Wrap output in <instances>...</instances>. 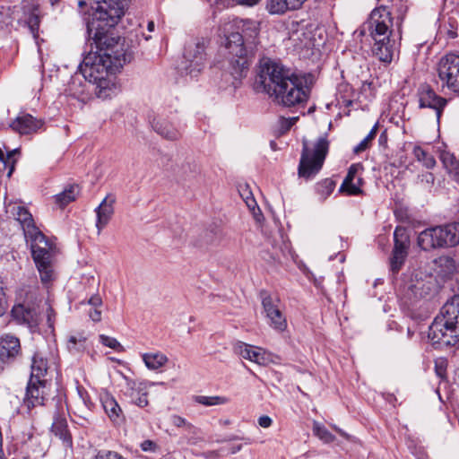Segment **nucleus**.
<instances>
[{
    "instance_id": "1",
    "label": "nucleus",
    "mask_w": 459,
    "mask_h": 459,
    "mask_svg": "<svg viewBox=\"0 0 459 459\" xmlns=\"http://www.w3.org/2000/svg\"><path fill=\"white\" fill-rule=\"evenodd\" d=\"M91 50L79 65L80 74L90 85L94 86L98 98L108 99L116 93L114 74L126 62L131 54L124 48V39L114 37H89Z\"/></svg>"
},
{
    "instance_id": "2",
    "label": "nucleus",
    "mask_w": 459,
    "mask_h": 459,
    "mask_svg": "<svg viewBox=\"0 0 459 459\" xmlns=\"http://www.w3.org/2000/svg\"><path fill=\"white\" fill-rule=\"evenodd\" d=\"M258 77L264 91L275 102L288 108L307 103L315 79L310 73L295 72L269 58L261 63Z\"/></svg>"
},
{
    "instance_id": "3",
    "label": "nucleus",
    "mask_w": 459,
    "mask_h": 459,
    "mask_svg": "<svg viewBox=\"0 0 459 459\" xmlns=\"http://www.w3.org/2000/svg\"><path fill=\"white\" fill-rule=\"evenodd\" d=\"M12 213L21 223L24 236L30 243L32 257L42 283H50L55 278L53 263L57 253L56 244L39 230L27 208L21 205L14 206Z\"/></svg>"
},
{
    "instance_id": "4",
    "label": "nucleus",
    "mask_w": 459,
    "mask_h": 459,
    "mask_svg": "<svg viewBox=\"0 0 459 459\" xmlns=\"http://www.w3.org/2000/svg\"><path fill=\"white\" fill-rule=\"evenodd\" d=\"M238 30L230 33L226 38L228 50V71L234 80H240L248 72L249 56L255 45L258 28L255 22L240 20L235 22Z\"/></svg>"
},
{
    "instance_id": "5",
    "label": "nucleus",
    "mask_w": 459,
    "mask_h": 459,
    "mask_svg": "<svg viewBox=\"0 0 459 459\" xmlns=\"http://www.w3.org/2000/svg\"><path fill=\"white\" fill-rule=\"evenodd\" d=\"M93 13L87 22V33L89 37L95 36L100 40V37H109L108 31L125 14L128 0H92Z\"/></svg>"
},
{
    "instance_id": "6",
    "label": "nucleus",
    "mask_w": 459,
    "mask_h": 459,
    "mask_svg": "<svg viewBox=\"0 0 459 459\" xmlns=\"http://www.w3.org/2000/svg\"><path fill=\"white\" fill-rule=\"evenodd\" d=\"M329 151V142L326 137H319L312 148L303 143V149L299 164V176L306 179L314 178L322 169Z\"/></svg>"
},
{
    "instance_id": "7",
    "label": "nucleus",
    "mask_w": 459,
    "mask_h": 459,
    "mask_svg": "<svg viewBox=\"0 0 459 459\" xmlns=\"http://www.w3.org/2000/svg\"><path fill=\"white\" fill-rule=\"evenodd\" d=\"M437 72L442 89L459 97V55L448 53L442 56Z\"/></svg>"
},
{
    "instance_id": "8",
    "label": "nucleus",
    "mask_w": 459,
    "mask_h": 459,
    "mask_svg": "<svg viewBox=\"0 0 459 459\" xmlns=\"http://www.w3.org/2000/svg\"><path fill=\"white\" fill-rule=\"evenodd\" d=\"M457 325L445 320L444 317L436 316L429 327L428 337L435 349H443L457 345L459 339Z\"/></svg>"
},
{
    "instance_id": "9",
    "label": "nucleus",
    "mask_w": 459,
    "mask_h": 459,
    "mask_svg": "<svg viewBox=\"0 0 459 459\" xmlns=\"http://www.w3.org/2000/svg\"><path fill=\"white\" fill-rule=\"evenodd\" d=\"M365 25L373 39H388L393 33L394 18L388 8L381 5L371 12Z\"/></svg>"
},
{
    "instance_id": "10",
    "label": "nucleus",
    "mask_w": 459,
    "mask_h": 459,
    "mask_svg": "<svg viewBox=\"0 0 459 459\" xmlns=\"http://www.w3.org/2000/svg\"><path fill=\"white\" fill-rule=\"evenodd\" d=\"M264 312L268 320L269 325L279 333L287 329L288 323L282 313L281 300L276 295L269 294L267 291L261 292Z\"/></svg>"
},
{
    "instance_id": "11",
    "label": "nucleus",
    "mask_w": 459,
    "mask_h": 459,
    "mask_svg": "<svg viewBox=\"0 0 459 459\" xmlns=\"http://www.w3.org/2000/svg\"><path fill=\"white\" fill-rule=\"evenodd\" d=\"M206 61L205 46L204 42H192L186 45L184 52V61L181 69L190 77H196L204 68Z\"/></svg>"
},
{
    "instance_id": "12",
    "label": "nucleus",
    "mask_w": 459,
    "mask_h": 459,
    "mask_svg": "<svg viewBox=\"0 0 459 459\" xmlns=\"http://www.w3.org/2000/svg\"><path fill=\"white\" fill-rule=\"evenodd\" d=\"M394 248L390 258V268L394 273L400 271L408 256L411 246L410 234L406 227L397 226L394 232Z\"/></svg>"
},
{
    "instance_id": "13",
    "label": "nucleus",
    "mask_w": 459,
    "mask_h": 459,
    "mask_svg": "<svg viewBox=\"0 0 459 459\" xmlns=\"http://www.w3.org/2000/svg\"><path fill=\"white\" fill-rule=\"evenodd\" d=\"M420 108L434 110L437 124L440 123L442 113L448 103V100L438 95L430 85L420 84L417 91Z\"/></svg>"
},
{
    "instance_id": "14",
    "label": "nucleus",
    "mask_w": 459,
    "mask_h": 459,
    "mask_svg": "<svg viewBox=\"0 0 459 459\" xmlns=\"http://www.w3.org/2000/svg\"><path fill=\"white\" fill-rule=\"evenodd\" d=\"M47 380H29L25 396L23 399V404L26 406L28 411L32 410L37 406L45 405L46 398V387Z\"/></svg>"
},
{
    "instance_id": "15",
    "label": "nucleus",
    "mask_w": 459,
    "mask_h": 459,
    "mask_svg": "<svg viewBox=\"0 0 459 459\" xmlns=\"http://www.w3.org/2000/svg\"><path fill=\"white\" fill-rule=\"evenodd\" d=\"M22 355L19 338L13 334H4L0 338V360L10 364Z\"/></svg>"
},
{
    "instance_id": "16",
    "label": "nucleus",
    "mask_w": 459,
    "mask_h": 459,
    "mask_svg": "<svg viewBox=\"0 0 459 459\" xmlns=\"http://www.w3.org/2000/svg\"><path fill=\"white\" fill-rule=\"evenodd\" d=\"M11 315L17 324L26 325L32 332H34L39 325V314L35 308L23 304H18L13 306Z\"/></svg>"
},
{
    "instance_id": "17",
    "label": "nucleus",
    "mask_w": 459,
    "mask_h": 459,
    "mask_svg": "<svg viewBox=\"0 0 459 459\" xmlns=\"http://www.w3.org/2000/svg\"><path fill=\"white\" fill-rule=\"evenodd\" d=\"M44 126V120L38 119L28 113H21L11 124L10 127L21 134L37 133Z\"/></svg>"
},
{
    "instance_id": "18",
    "label": "nucleus",
    "mask_w": 459,
    "mask_h": 459,
    "mask_svg": "<svg viewBox=\"0 0 459 459\" xmlns=\"http://www.w3.org/2000/svg\"><path fill=\"white\" fill-rule=\"evenodd\" d=\"M438 226L429 227L419 233L417 244L419 247L426 252L442 248Z\"/></svg>"
},
{
    "instance_id": "19",
    "label": "nucleus",
    "mask_w": 459,
    "mask_h": 459,
    "mask_svg": "<svg viewBox=\"0 0 459 459\" xmlns=\"http://www.w3.org/2000/svg\"><path fill=\"white\" fill-rule=\"evenodd\" d=\"M115 202L116 198L113 195H108L95 209L97 216L96 228L98 230V234L101 232V230L108 224L109 221L111 220L112 215L114 214Z\"/></svg>"
},
{
    "instance_id": "20",
    "label": "nucleus",
    "mask_w": 459,
    "mask_h": 459,
    "mask_svg": "<svg viewBox=\"0 0 459 459\" xmlns=\"http://www.w3.org/2000/svg\"><path fill=\"white\" fill-rule=\"evenodd\" d=\"M152 126L157 134L167 140L177 141L182 135L180 129L165 117L154 118Z\"/></svg>"
},
{
    "instance_id": "21",
    "label": "nucleus",
    "mask_w": 459,
    "mask_h": 459,
    "mask_svg": "<svg viewBox=\"0 0 459 459\" xmlns=\"http://www.w3.org/2000/svg\"><path fill=\"white\" fill-rule=\"evenodd\" d=\"M100 402L106 414L113 423L120 424L125 420V416L121 407L115 397L109 393L101 394Z\"/></svg>"
},
{
    "instance_id": "22",
    "label": "nucleus",
    "mask_w": 459,
    "mask_h": 459,
    "mask_svg": "<svg viewBox=\"0 0 459 459\" xmlns=\"http://www.w3.org/2000/svg\"><path fill=\"white\" fill-rule=\"evenodd\" d=\"M374 45L372 48L373 55L377 57L381 62L391 63L395 51L394 39H373Z\"/></svg>"
},
{
    "instance_id": "23",
    "label": "nucleus",
    "mask_w": 459,
    "mask_h": 459,
    "mask_svg": "<svg viewBox=\"0 0 459 459\" xmlns=\"http://www.w3.org/2000/svg\"><path fill=\"white\" fill-rule=\"evenodd\" d=\"M442 248H451L459 245V222L438 225Z\"/></svg>"
},
{
    "instance_id": "24",
    "label": "nucleus",
    "mask_w": 459,
    "mask_h": 459,
    "mask_svg": "<svg viewBox=\"0 0 459 459\" xmlns=\"http://www.w3.org/2000/svg\"><path fill=\"white\" fill-rule=\"evenodd\" d=\"M22 11L30 32L34 38H37L40 25L39 5L33 2H27L22 5Z\"/></svg>"
},
{
    "instance_id": "25",
    "label": "nucleus",
    "mask_w": 459,
    "mask_h": 459,
    "mask_svg": "<svg viewBox=\"0 0 459 459\" xmlns=\"http://www.w3.org/2000/svg\"><path fill=\"white\" fill-rule=\"evenodd\" d=\"M235 353L242 358L257 364L264 362V357L262 349L247 344L243 342H237L233 346Z\"/></svg>"
},
{
    "instance_id": "26",
    "label": "nucleus",
    "mask_w": 459,
    "mask_h": 459,
    "mask_svg": "<svg viewBox=\"0 0 459 459\" xmlns=\"http://www.w3.org/2000/svg\"><path fill=\"white\" fill-rule=\"evenodd\" d=\"M433 263L436 273L443 279H450L456 273V262L450 255H440Z\"/></svg>"
},
{
    "instance_id": "27",
    "label": "nucleus",
    "mask_w": 459,
    "mask_h": 459,
    "mask_svg": "<svg viewBox=\"0 0 459 459\" xmlns=\"http://www.w3.org/2000/svg\"><path fill=\"white\" fill-rule=\"evenodd\" d=\"M51 430L56 437L62 440L65 446L71 447L73 446V437L68 429L67 420L65 417L56 415L54 418Z\"/></svg>"
},
{
    "instance_id": "28",
    "label": "nucleus",
    "mask_w": 459,
    "mask_h": 459,
    "mask_svg": "<svg viewBox=\"0 0 459 459\" xmlns=\"http://www.w3.org/2000/svg\"><path fill=\"white\" fill-rule=\"evenodd\" d=\"M437 316L444 317L453 325H459V295H455L448 299L441 307Z\"/></svg>"
},
{
    "instance_id": "29",
    "label": "nucleus",
    "mask_w": 459,
    "mask_h": 459,
    "mask_svg": "<svg viewBox=\"0 0 459 459\" xmlns=\"http://www.w3.org/2000/svg\"><path fill=\"white\" fill-rule=\"evenodd\" d=\"M48 366L47 359L39 352H35L30 366V376L29 380H45Z\"/></svg>"
},
{
    "instance_id": "30",
    "label": "nucleus",
    "mask_w": 459,
    "mask_h": 459,
    "mask_svg": "<svg viewBox=\"0 0 459 459\" xmlns=\"http://www.w3.org/2000/svg\"><path fill=\"white\" fill-rule=\"evenodd\" d=\"M439 159L451 179L459 184V160L455 154L443 151Z\"/></svg>"
},
{
    "instance_id": "31",
    "label": "nucleus",
    "mask_w": 459,
    "mask_h": 459,
    "mask_svg": "<svg viewBox=\"0 0 459 459\" xmlns=\"http://www.w3.org/2000/svg\"><path fill=\"white\" fill-rule=\"evenodd\" d=\"M143 360L149 369L156 370L168 362V358L160 352L144 353L143 355Z\"/></svg>"
},
{
    "instance_id": "32",
    "label": "nucleus",
    "mask_w": 459,
    "mask_h": 459,
    "mask_svg": "<svg viewBox=\"0 0 459 459\" xmlns=\"http://www.w3.org/2000/svg\"><path fill=\"white\" fill-rule=\"evenodd\" d=\"M78 186L75 185H71L65 188V190L55 195V199L56 204L61 207L66 206L71 202L76 199L78 195Z\"/></svg>"
},
{
    "instance_id": "33",
    "label": "nucleus",
    "mask_w": 459,
    "mask_h": 459,
    "mask_svg": "<svg viewBox=\"0 0 459 459\" xmlns=\"http://www.w3.org/2000/svg\"><path fill=\"white\" fill-rule=\"evenodd\" d=\"M193 401L196 403L202 404L204 406H216V405H223L230 403V399L226 396H205V395H195L193 396Z\"/></svg>"
},
{
    "instance_id": "34",
    "label": "nucleus",
    "mask_w": 459,
    "mask_h": 459,
    "mask_svg": "<svg viewBox=\"0 0 459 459\" xmlns=\"http://www.w3.org/2000/svg\"><path fill=\"white\" fill-rule=\"evenodd\" d=\"M412 152L415 159L421 162L427 169H433L436 166L435 158L420 146H414Z\"/></svg>"
},
{
    "instance_id": "35",
    "label": "nucleus",
    "mask_w": 459,
    "mask_h": 459,
    "mask_svg": "<svg viewBox=\"0 0 459 459\" xmlns=\"http://www.w3.org/2000/svg\"><path fill=\"white\" fill-rule=\"evenodd\" d=\"M363 166L361 163H353L350 166L347 175L340 186V190H343L348 186L351 181L357 180V178H361Z\"/></svg>"
},
{
    "instance_id": "36",
    "label": "nucleus",
    "mask_w": 459,
    "mask_h": 459,
    "mask_svg": "<svg viewBox=\"0 0 459 459\" xmlns=\"http://www.w3.org/2000/svg\"><path fill=\"white\" fill-rule=\"evenodd\" d=\"M86 337L82 334H79L78 336L72 335L68 339L67 348L70 352H81L86 348Z\"/></svg>"
},
{
    "instance_id": "37",
    "label": "nucleus",
    "mask_w": 459,
    "mask_h": 459,
    "mask_svg": "<svg viewBox=\"0 0 459 459\" xmlns=\"http://www.w3.org/2000/svg\"><path fill=\"white\" fill-rule=\"evenodd\" d=\"M335 182L331 178H325L316 185V192L323 199L327 198L334 190Z\"/></svg>"
},
{
    "instance_id": "38",
    "label": "nucleus",
    "mask_w": 459,
    "mask_h": 459,
    "mask_svg": "<svg viewBox=\"0 0 459 459\" xmlns=\"http://www.w3.org/2000/svg\"><path fill=\"white\" fill-rule=\"evenodd\" d=\"M314 434L324 443L329 444L334 441L335 437L325 427L316 423L313 427Z\"/></svg>"
},
{
    "instance_id": "39",
    "label": "nucleus",
    "mask_w": 459,
    "mask_h": 459,
    "mask_svg": "<svg viewBox=\"0 0 459 459\" xmlns=\"http://www.w3.org/2000/svg\"><path fill=\"white\" fill-rule=\"evenodd\" d=\"M377 132V124H376L372 127V129L370 130L368 134L358 145H356L354 147L353 152L356 154H359V153L366 151L369 147L372 140L376 137Z\"/></svg>"
},
{
    "instance_id": "40",
    "label": "nucleus",
    "mask_w": 459,
    "mask_h": 459,
    "mask_svg": "<svg viewBox=\"0 0 459 459\" xmlns=\"http://www.w3.org/2000/svg\"><path fill=\"white\" fill-rule=\"evenodd\" d=\"M363 184L362 178H357V180L351 181L346 188L340 190L342 193H346L348 195H359L362 194L361 186Z\"/></svg>"
},
{
    "instance_id": "41",
    "label": "nucleus",
    "mask_w": 459,
    "mask_h": 459,
    "mask_svg": "<svg viewBox=\"0 0 459 459\" xmlns=\"http://www.w3.org/2000/svg\"><path fill=\"white\" fill-rule=\"evenodd\" d=\"M100 342L107 347H109L118 352L124 351L123 346L116 338L101 334L100 335Z\"/></svg>"
},
{
    "instance_id": "42",
    "label": "nucleus",
    "mask_w": 459,
    "mask_h": 459,
    "mask_svg": "<svg viewBox=\"0 0 459 459\" xmlns=\"http://www.w3.org/2000/svg\"><path fill=\"white\" fill-rule=\"evenodd\" d=\"M171 423L177 428H185L186 430L190 431L194 429V425L188 422L185 418L174 414L170 417Z\"/></svg>"
},
{
    "instance_id": "43",
    "label": "nucleus",
    "mask_w": 459,
    "mask_h": 459,
    "mask_svg": "<svg viewBox=\"0 0 459 459\" xmlns=\"http://www.w3.org/2000/svg\"><path fill=\"white\" fill-rule=\"evenodd\" d=\"M126 394L131 391L143 392L146 389V383L135 381L130 378H126Z\"/></svg>"
},
{
    "instance_id": "44",
    "label": "nucleus",
    "mask_w": 459,
    "mask_h": 459,
    "mask_svg": "<svg viewBox=\"0 0 459 459\" xmlns=\"http://www.w3.org/2000/svg\"><path fill=\"white\" fill-rule=\"evenodd\" d=\"M94 459H126L119 453L115 451H100Z\"/></svg>"
},
{
    "instance_id": "45",
    "label": "nucleus",
    "mask_w": 459,
    "mask_h": 459,
    "mask_svg": "<svg viewBox=\"0 0 459 459\" xmlns=\"http://www.w3.org/2000/svg\"><path fill=\"white\" fill-rule=\"evenodd\" d=\"M419 179L420 180V183L431 187L434 185L435 177L431 172H425L419 175Z\"/></svg>"
},
{
    "instance_id": "46",
    "label": "nucleus",
    "mask_w": 459,
    "mask_h": 459,
    "mask_svg": "<svg viewBox=\"0 0 459 459\" xmlns=\"http://www.w3.org/2000/svg\"><path fill=\"white\" fill-rule=\"evenodd\" d=\"M147 395L148 392L143 393L140 396L132 399L131 402L141 408L146 407L149 404Z\"/></svg>"
},
{
    "instance_id": "47",
    "label": "nucleus",
    "mask_w": 459,
    "mask_h": 459,
    "mask_svg": "<svg viewBox=\"0 0 459 459\" xmlns=\"http://www.w3.org/2000/svg\"><path fill=\"white\" fill-rule=\"evenodd\" d=\"M88 304L93 307H99L102 305V299L99 294L92 295L89 300Z\"/></svg>"
},
{
    "instance_id": "48",
    "label": "nucleus",
    "mask_w": 459,
    "mask_h": 459,
    "mask_svg": "<svg viewBox=\"0 0 459 459\" xmlns=\"http://www.w3.org/2000/svg\"><path fill=\"white\" fill-rule=\"evenodd\" d=\"M258 424L260 427L266 429V428H269L272 426L273 420L269 416L264 415V416L259 417Z\"/></svg>"
},
{
    "instance_id": "49",
    "label": "nucleus",
    "mask_w": 459,
    "mask_h": 459,
    "mask_svg": "<svg viewBox=\"0 0 459 459\" xmlns=\"http://www.w3.org/2000/svg\"><path fill=\"white\" fill-rule=\"evenodd\" d=\"M141 448H142V450H143L145 452H152V451L155 450L156 444L154 442H152V440H144L141 444Z\"/></svg>"
},
{
    "instance_id": "50",
    "label": "nucleus",
    "mask_w": 459,
    "mask_h": 459,
    "mask_svg": "<svg viewBox=\"0 0 459 459\" xmlns=\"http://www.w3.org/2000/svg\"><path fill=\"white\" fill-rule=\"evenodd\" d=\"M89 316L94 322H100L101 320V311L99 310L98 307H93V309L89 312Z\"/></svg>"
},
{
    "instance_id": "51",
    "label": "nucleus",
    "mask_w": 459,
    "mask_h": 459,
    "mask_svg": "<svg viewBox=\"0 0 459 459\" xmlns=\"http://www.w3.org/2000/svg\"><path fill=\"white\" fill-rule=\"evenodd\" d=\"M281 127L284 129V130H289L295 123V121L297 120V118L293 117V118H284V117H281Z\"/></svg>"
},
{
    "instance_id": "52",
    "label": "nucleus",
    "mask_w": 459,
    "mask_h": 459,
    "mask_svg": "<svg viewBox=\"0 0 459 459\" xmlns=\"http://www.w3.org/2000/svg\"><path fill=\"white\" fill-rule=\"evenodd\" d=\"M435 370H436L437 375L440 378L445 377V375H446V368L443 366V364H437V363H436Z\"/></svg>"
},
{
    "instance_id": "53",
    "label": "nucleus",
    "mask_w": 459,
    "mask_h": 459,
    "mask_svg": "<svg viewBox=\"0 0 459 459\" xmlns=\"http://www.w3.org/2000/svg\"><path fill=\"white\" fill-rule=\"evenodd\" d=\"M16 150L8 152V153L5 155L2 149L0 148V161L6 162L7 160L12 157L15 153Z\"/></svg>"
},
{
    "instance_id": "54",
    "label": "nucleus",
    "mask_w": 459,
    "mask_h": 459,
    "mask_svg": "<svg viewBox=\"0 0 459 459\" xmlns=\"http://www.w3.org/2000/svg\"><path fill=\"white\" fill-rule=\"evenodd\" d=\"M146 392H148V391H147V388H146V389H144L143 393H146ZM142 394H143V392L131 391L130 393H128V394H127V395L129 396V398L132 400V399H134V398H136V397L140 396Z\"/></svg>"
},
{
    "instance_id": "55",
    "label": "nucleus",
    "mask_w": 459,
    "mask_h": 459,
    "mask_svg": "<svg viewBox=\"0 0 459 459\" xmlns=\"http://www.w3.org/2000/svg\"><path fill=\"white\" fill-rule=\"evenodd\" d=\"M246 204L248 207H252V206L255 205V201L254 198H249V196H247Z\"/></svg>"
},
{
    "instance_id": "56",
    "label": "nucleus",
    "mask_w": 459,
    "mask_h": 459,
    "mask_svg": "<svg viewBox=\"0 0 459 459\" xmlns=\"http://www.w3.org/2000/svg\"><path fill=\"white\" fill-rule=\"evenodd\" d=\"M53 315H54V311L53 309L49 307L48 309V321L50 323L51 322V318L53 317Z\"/></svg>"
},
{
    "instance_id": "57",
    "label": "nucleus",
    "mask_w": 459,
    "mask_h": 459,
    "mask_svg": "<svg viewBox=\"0 0 459 459\" xmlns=\"http://www.w3.org/2000/svg\"><path fill=\"white\" fill-rule=\"evenodd\" d=\"M155 28V24L152 21L148 22L147 29L149 31H153Z\"/></svg>"
},
{
    "instance_id": "58",
    "label": "nucleus",
    "mask_w": 459,
    "mask_h": 459,
    "mask_svg": "<svg viewBox=\"0 0 459 459\" xmlns=\"http://www.w3.org/2000/svg\"><path fill=\"white\" fill-rule=\"evenodd\" d=\"M334 429H335V430H336L340 435H342V437H348V435H347L343 430H342L341 429H339V428H337V427H334Z\"/></svg>"
},
{
    "instance_id": "59",
    "label": "nucleus",
    "mask_w": 459,
    "mask_h": 459,
    "mask_svg": "<svg viewBox=\"0 0 459 459\" xmlns=\"http://www.w3.org/2000/svg\"><path fill=\"white\" fill-rule=\"evenodd\" d=\"M396 25H397V29H398V33L401 34L402 19L398 18V20L396 22Z\"/></svg>"
},
{
    "instance_id": "60",
    "label": "nucleus",
    "mask_w": 459,
    "mask_h": 459,
    "mask_svg": "<svg viewBox=\"0 0 459 459\" xmlns=\"http://www.w3.org/2000/svg\"><path fill=\"white\" fill-rule=\"evenodd\" d=\"M48 1L51 4V5H53V6L59 2V0H48Z\"/></svg>"
},
{
    "instance_id": "61",
    "label": "nucleus",
    "mask_w": 459,
    "mask_h": 459,
    "mask_svg": "<svg viewBox=\"0 0 459 459\" xmlns=\"http://www.w3.org/2000/svg\"><path fill=\"white\" fill-rule=\"evenodd\" d=\"M407 334L411 338L412 336V334H413V332H411V329L408 328Z\"/></svg>"
},
{
    "instance_id": "62",
    "label": "nucleus",
    "mask_w": 459,
    "mask_h": 459,
    "mask_svg": "<svg viewBox=\"0 0 459 459\" xmlns=\"http://www.w3.org/2000/svg\"><path fill=\"white\" fill-rule=\"evenodd\" d=\"M84 4H86V3L84 1H79V5L81 7L83 6Z\"/></svg>"
},
{
    "instance_id": "63",
    "label": "nucleus",
    "mask_w": 459,
    "mask_h": 459,
    "mask_svg": "<svg viewBox=\"0 0 459 459\" xmlns=\"http://www.w3.org/2000/svg\"><path fill=\"white\" fill-rule=\"evenodd\" d=\"M75 81H76V78H74V80H73V84H74V83H75Z\"/></svg>"
}]
</instances>
